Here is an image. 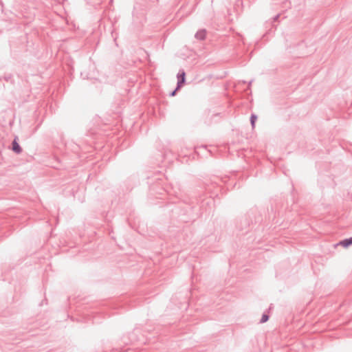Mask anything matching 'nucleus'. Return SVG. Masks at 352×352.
Listing matches in <instances>:
<instances>
[{
	"label": "nucleus",
	"instance_id": "nucleus-5",
	"mask_svg": "<svg viewBox=\"0 0 352 352\" xmlns=\"http://www.w3.org/2000/svg\"><path fill=\"white\" fill-rule=\"evenodd\" d=\"M257 119V116L254 114H252L250 117V123L252 126V128H254L255 126V122Z\"/></svg>",
	"mask_w": 352,
	"mask_h": 352
},
{
	"label": "nucleus",
	"instance_id": "nucleus-3",
	"mask_svg": "<svg viewBox=\"0 0 352 352\" xmlns=\"http://www.w3.org/2000/svg\"><path fill=\"white\" fill-rule=\"evenodd\" d=\"M206 30L203 29V30H200L197 31V33L195 34V36L197 39L203 41L206 38Z\"/></svg>",
	"mask_w": 352,
	"mask_h": 352
},
{
	"label": "nucleus",
	"instance_id": "nucleus-2",
	"mask_svg": "<svg viewBox=\"0 0 352 352\" xmlns=\"http://www.w3.org/2000/svg\"><path fill=\"white\" fill-rule=\"evenodd\" d=\"M186 74L184 70L179 72L177 74V89H180L181 87L185 83Z\"/></svg>",
	"mask_w": 352,
	"mask_h": 352
},
{
	"label": "nucleus",
	"instance_id": "nucleus-7",
	"mask_svg": "<svg viewBox=\"0 0 352 352\" xmlns=\"http://www.w3.org/2000/svg\"><path fill=\"white\" fill-rule=\"evenodd\" d=\"M12 75L11 74H7L3 76V79L6 80V82H9L12 80Z\"/></svg>",
	"mask_w": 352,
	"mask_h": 352
},
{
	"label": "nucleus",
	"instance_id": "nucleus-8",
	"mask_svg": "<svg viewBox=\"0 0 352 352\" xmlns=\"http://www.w3.org/2000/svg\"><path fill=\"white\" fill-rule=\"evenodd\" d=\"M179 89H177V87L175 88V90H173L170 94V96H174L177 91L179 90Z\"/></svg>",
	"mask_w": 352,
	"mask_h": 352
},
{
	"label": "nucleus",
	"instance_id": "nucleus-4",
	"mask_svg": "<svg viewBox=\"0 0 352 352\" xmlns=\"http://www.w3.org/2000/svg\"><path fill=\"white\" fill-rule=\"evenodd\" d=\"M339 244L344 248H348L352 245V237L341 241Z\"/></svg>",
	"mask_w": 352,
	"mask_h": 352
},
{
	"label": "nucleus",
	"instance_id": "nucleus-9",
	"mask_svg": "<svg viewBox=\"0 0 352 352\" xmlns=\"http://www.w3.org/2000/svg\"><path fill=\"white\" fill-rule=\"evenodd\" d=\"M279 16V14L276 15L273 19L274 21H276L278 19Z\"/></svg>",
	"mask_w": 352,
	"mask_h": 352
},
{
	"label": "nucleus",
	"instance_id": "nucleus-6",
	"mask_svg": "<svg viewBox=\"0 0 352 352\" xmlns=\"http://www.w3.org/2000/svg\"><path fill=\"white\" fill-rule=\"evenodd\" d=\"M269 320V316L267 314H263L260 320L261 323H265Z\"/></svg>",
	"mask_w": 352,
	"mask_h": 352
},
{
	"label": "nucleus",
	"instance_id": "nucleus-1",
	"mask_svg": "<svg viewBox=\"0 0 352 352\" xmlns=\"http://www.w3.org/2000/svg\"><path fill=\"white\" fill-rule=\"evenodd\" d=\"M18 141H19L18 137L15 136L14 139L13 140V141L12 142V150L15 153L20 154L22 152V148H21V146L19 145Z\"/></svg>",
	"mask_w": 352,
	"mask_h": 352
}]
</instances>
